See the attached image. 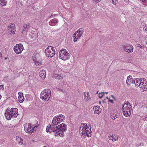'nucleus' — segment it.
Wrapping results in <instances>:
<instances>
[{"label": "nucleus", "mask_w": 147, "mask_h": 147, "mask_svg": "<svg viewBox=\"0 0 147 147\" xmlns=\"http://www.w3.org/2000/svg\"><path fill=\"white\" fill-rule=\"evenodd\" d=\"M105 102V101H104V100H103V101H102V102H103V103H104Z\"/></svg>", "instance_id": "obj_55"}, {"label": "nucleus", "mask_w": 147, "mask_h": 147, "mask_svg": "<svg viewBox=\"0 0 147 147\" xmlns=\"http://www.w3.org/2000/svg\"><path fill=\"white\" fill-rule=\"evenodd\" d=\"M37 127V126H34L30 123H28L26 126L24 127V130L26 132L30 134L33 132L34 129L36 128Z\"/></svg>", "instance_id": "obj_9"}, {"label": "nucleus", "mask_w": 147, "mask_h": 147, "mask_svg": "<svg viewBox=\"0 0 147 147\" xmlns=\"http://www.w3.org/2000/svg\"><path fill=\"white\" fill-rule=\"evenodd\" d=\"M3 85H1L0 86V89H2V90L3 89Z\"/></svg>", "instance_id": "obj_43"}, {"label": "nucleus", "mask_w": 147, "mask_h": 147, "mask_svg": "<svg viewBox=\"0 0 147 147\" xmlns=\"http://www.w3.org/2000/svg\"><path fill=\"white\" fill-rule=\"evenodd\" d=\"M105 94V93L104 92H101L98 95V96L99 98H102L103 96Z\"/></svg>", "instance_id": "obj_30"}, {"label": "nucleus", "mask_w": 147, "mask_h": 147, "mask_svg": "<svg viewBox=\"0 0 147 147\" xmlns=\"http://www.w3.org/2000/svg\"><path fill=\"white\" fill-rule=\"evenodd\" d=\"M58 20L56 19H53L50 21L49 23V24L50 26H52L53 25H52L51 23L55 24L57 22Z\"/></svg>", "instance_id": "obj_25"}, {"label": "nucleus", "mask_w": 147, "mask_h": 147, "mask_svg": "<svg viewBox=\"0 0 147 147\" xmlns=\"http://www.w3.org/2000/svg\"><path fill=\"white\" fill-rule=\"evenodd\" d=\"M76 32L77 33V36L78 39H80L84 32V30L82 28H81L76 31Z\"/></svg>", "instance_id": "obj_15"}, {"label": "nucleus", "mask_w": 147, "mask_h": 147, "mask_svg": "<svg viewBox=\"0 0 147 147\" xmlns=\"http://www.w3.org/2000/svg\"><path fill=\"white\" fill-rule=\"evenodd\" d=\"M57 15V14H53V15H51V16H50L49 18H51V17H53V16H56Z\"/></svg>", "instance_id": "obj_44"}, {"label": "nucleus", "mask_w": 147, "mask_h": 147, "mask_svg": "<svg viewBox=\"0 0 147 147\" xmlns=\"http://www.w3.org/2000/svg\"><path fill=\"white\" fill-rule=\"evenodd\" d=\"M109 101L111 102L112 103H113V100H111L109 99Z\"/></svg>", "instance_id": "obj_49"}, {"label": "nucleus", "mask_w": 147, "mask_h": 147, "mask_svg": "<svg viewBox=\"0 0 147 147\" xmlns=\"http://www.w3.org/2000/svg\"><path fill=\"white\" fill-rule=\"evenodd\" d=\"M84 99L85 100H88L90 98L89 93L88 92H84Z\"/></svg>", "instance_id": "obj_22"}, {"label": "nucleus", "mask_w": 147, "mask_h": 147, "mask_svg": "<svg viewBox=\"0 0 147 147\" xmlns=\"http://www.w3.org/2000/svg\"><path fill=\"white\" fill-rule=\"evenodd\" d=\"M112 3L114 4H116L117 3V0H112Z\"/></svg>", "instance_id": "obj_37"}, {"label": "nucleus", "mask_w": 147, "mask_h": 147, "mask_svg": "<svg viewBox=\"0 0 147 147\" xmlns=\"http://www.w3.org/2000/svg\"><path fill=\"white\" fill-rule=\"evenodd\" d=\"M96 3H97L101 1V0H93Z\"/></svg>", "instance_id": "obj_42"}, {"label": "nucleus", "mask_w": 147, "mask_h": 147, "mask_svg": "<svg viewBox=\"0 0 147 147\" xmlns=\"http://www.w3.org/2000/svg\"><path fill=\"white\" fill-rule=\"evenodd\" d=\"M113 140H112L113 141H115L116 140H118V138H112Z\"/></svg>", "instance_id": "obj_41"}, {"label": "nucleus", "mask_w": 147, "mask_h": 147, "mask_svg": "<svg viewBox=\"0 0 147 147\" xmlns=\"http://www.w3.org/2000/svg\"><path fill=\"white\" fill-rule=\"evenodd\" d=\"M94 113L97 114H99L100 112H101V109L99 106H96L94 108Z\"/></svg>", "instance_id": "obj_20"}, {"label": "nucleus", "mask_w": 147, "mask_h": 147, "mask_svg": "<svg viewBox=\"0 0 147 147\" xmlns=\"http://www.w3.org/2000/svg\"><path fill=\"white\" fill-rule=\"evenodd\" d=\"M123 111V114L126 117L129 116L131 115V113L129 112L128 110L124 111L123 108L124 107V106L123 105L122 107Z\"/></svg>", "instance_id": "obj_18"}, {"label": "nucleus", "mask_w": 147, "mask_h": 147, "mask_svg": "<svg viewBox=\"0 0 147 147\" xmlns=\"http://www.w3.org/2000/svg\"><path fill=\"white\" fill-rule=\"evenodd\" d=\"M143 120L144 121H147V116L144 118L143 119Z\"/></svg>", "instance_id": "obj_46"}, {"label": "nucleus", "mask_w": 147, "mask_h": 147, "mask_svg": "<svg viewBox=\"0 0 147 147\" xmlns=\"http://www.w3.org/2000/svg\"><path fill=\"white\" fill-rule=\"evenodd\" d=\"M86 128H85L84 127V126H80L79 128V131L80 134L82 133L84 130L86 129Z\"/></svg>", "instance_id": "obj_24"}, {"label": "nucleus", "mask_w": 147, "mask_h": 147, "mask_svg": "<svg viewBox=\"0 0 147 147\" xmlns=\"http://www.w3.org/2000/svg\"><path fill=\"white\" fill-rule=\"evenodd\" d=\"M146 44L147 45V41L146 42Z\"/></svg>", "instance_id": "obj_59"}, {"label": "nucleus", "mask_w": 147, "mask_h": 147, "mask_svg": "<svg viewBox=\"0 0 147 147\" xmlns=\"http://www.w3.org/2000/svg\"><path fill=\"white\" fill-rule=\"evenodd\" d=\"M11 109L10 108H7L6 111L5 112V113L6 112H8L9 113H10V114H11Z\"/></svg>", "instance_id": "obj_39"}, {"label": "nucleus", "mask_w": 147, "mask_h": 147, "mask_svg": "<svg viewBox=\"0 0 147 147\" xmlns=\"http://www.w3.org/2000/svg\"><path fill=\"white\" fill-rule=\"evenodd\" d=\"M85 125V126H84L85 127V128L86 129V130H89V129H90L91 128H90V129L89 128V127H90V125L88 124H86V125H85V124H84Z\"/></svg>", "instance_id": "obj_29"}, {"label": "nucleus", "mask_w": 147, "mask_h": 147, "mask_svg": "<svg viewBox=\"0 0 147 147\" xmlns=\"http://www.w3.org/2000/svg\"><path fill=\"white\" fill-rule=\"evenodd\" d=\"M45 53L49 57H52L54 56L55 54V50L53 47L51 46H49L45 51Z\"/></svg>", "instance_id": "obj_6"}, {"label": "nucleus", "mask_w": 147, "mask_h": 147, "mask_svg": "<svg viewBox=\"0 0 147 147\" xmlns=\"http://www.w3.org/2000/svg\"><path fill=\"white\" fill-rule=\"evenodd\" d=\"M113 138V136H110L109 137V138L110 140H113L112 138Z\"/></svg>", "instance_id": "obj_40"}, {"label": "nucleus", "mask_w": 147, "mask_h": 147, "mask_svg": "<svg viewBox=\"0 0 147 147\" xmlns=\"http://www.w3.org/2000/svg\"><path fill=\"white\" fill-rule=\"evenodd\" d=\"M34 61L35 64L36 65H38L39 64H40V62L39 61H37V60H35Z\"/></svg>", "instance_id": "obj_32"}, {"label": "nucleus", "mask_w": 147, "mask_h": 147, "mask_svg": "<svg viewBox=\"0 0 147 147\" xmlns=\"http://www.w3.org/2000/svg\"><path fill=\"white\" fill-rule=\"evenodd\" d=\"M65 119V116L62 114L59 115L58 116L54 117L52 121L53 125H54L55 127V125L59 124L61 122L64 120Z\"/></svg>", "instance_id": "obj_5"}, {"label": "nucleus", "mask_w": 147, "mask_h": 147, "mask_svg": "<svg viewBox=\"0 0 147 147\" xmlns=\"http://www.w3.org/2000/svg\"><path fill=\"white\" fill-rule=\"evenodd\" d=\"M43 147H46V146H44Z\"/></svg>", "instance_id": "obj_60"}, {"label": "nucleus", "mask_w": 147, "mask_h": 147, "mask_svg": "<svg viewBox=\"0 0 147 147\" xmlns=\"http://www.w3.org/2000/svg\"><path fill=\"white\" fill-rule=\"evenodd\" d=\"M143 31L147 33V26H145L143 28Z\"/></svg>", "instance_id": "obj_34"}, {"label": "nucleus", "mask_w": 147, "mask_h": 147, "mask_svg": "<svg viewBox=\"0 0 147 147\" xmlns=\"http://www.w3.org/2000/svg\"><path fill=\"white\" fill-rule=\"evenodd\" d=\"M19 139L20 140V142H18L20 144H23V140L22 139V138H20Z\"/></svg>", "instance_id": "obj_35"}, {"label": "nucleus", "mask_w": 147, "mask_h": 147, "mask_svg": "<svg viewBox=\"0 0 147 147\" xmlns=\"http://www.w3.org/2000/svg\"><path fill=\"white\" fill-rule=\"evenodd\" d=\"M70 55L67 51L64 49L60 50L59 52V57L64 61H66L69 59Z\"/></svg>", "instance_id": "obj_3"}, {"label": "nucleus", "mask_w": 147, "mask_h": 147, "mask_svg": "<svg viewBox=\"0 0 147 147\" xmlns=\"http://www.w3.org/2000/svg\"><path fill=\"white\" fill-rule=\"evenodd\" d=\"M81 134H82L84 138H85L86 136L88 137H90L91 136L92 132L90 129H89V130L86 129L84 130V131H83V133H81Z\"/></svg>", "instance_id": "obj_11"}, {"label": "nucleus", "mask_w": 147, "mask_h": 147, "mask_svg": "<svg viewBox=\"0 0 147 147\" xmlns=\"http://www.w3.org/2000/svg\"><path fill=\"white\" fill-rule=\"evenodd\" d=\"M14 48V51L17 54L21 53L24 49L23 45L21 44H16Z\"/></svg>", "instance_id": "obj_8"}, {"label": "nucleus", "mask_w": 147, "mask_h": 147, "mask_svg": "<svg viewBox=\"0 0 147 147\" xmlns=\"http://www.w3.org/2000/svg\"><path fill=\"white\" fill-rule=\"evenodd\" d=\"M30 27V25L29 24H25L22 27V34L26 33L29 30Z\"/></svg>", "instance_id": "obj_12"}, {"label": "nucleus", "mask_w": 147, "mask_h": 147, "mask_svg": "<svg viewBox=\"0 0 147 147\" xmlns=\"http://www.w3.org/2000/svg\"><path fill=\"white\" fill-rule=\"evenodd\" d=\"M16 27L15 24H11L10 26H8V32L10 34H14L16 31Z\"/></svg>", "instance_id": "obj_10"}, {"label": "nucleus", "mask_w": 147, "mask_h": 147, "mask_svg": "<svg viewBox=\"0 0 147 147\" xmlns=\"http://www.w3.org/2000/svg\"><path fill=\"white\" fill-rule=\"evenodd\" d=\"M37 57V55L36 54H34L32 56V59L34 61L35 60H37V58H36Z\"/></svg>", "instance_id": "obj_31"}, {"label": "nucleus", "mask_w": 147, "mask_h": 147, "mask_svg": "<svg viewBox=\"0 0 147 147\" xmlns=\"http://www.w3.org/2000/svg\"><path fill=\"white\" fill-rule=\"evenodd\" d=\"M19 96L18 97V99L20 103H22L24 100V98L23 96V94L22 93L20 92H18Z\"/></svg>", "instance_id": "obj_16"}, {"label": "nucleus", "mask_w": 147, "mask_h": 147, "mask_svg": "<svg viewBox=\"0 0 147 147\" xmlns=\"http://www.w3.org/2000/svg\"><path fill=\"white\" fill-rule=\"evenodd\" d=\"M133 83H135L134 80L132 78L131 76L129 75L127 77L126 81V84L128 86L129 84H133Z\"/></svg>", "instance_id": "obj_13"}, {"label": "nucleus", "mask_w": 147, "mask_h": 147, "mask_svg": "<svg viewBox=\"0 0 147 147\" xmlns=\"http://www.w3.org/2000/svg\"><path fill=\"white\" fill-rule=\"evenodd\" d=\"M56 90L57 91H60L63 93H65V90L64 89H61L60 88H56Z\"/></svg>", "instance_id": "obj_28"}, {"label": "nucleus", "mask_w": 147, "mask_h": 147, "mask_svg": "<svg viewBox=\"0 0 147 147\" xmlns=\"http://www.w3.org/2000/svg\"><path fill=\"white\" fill-rule=\"evenodd\" d=\"M56 75V76L58 79H60L62 78V77L60 75H59L58 74H57Z\"/></svg>", "instance_id": "obj_33"}, {"label": "nucleus", "mask_w": 147, "mask_h": 147, "mask_svg": "<svg viewBox=\"0 0 147 147\" xmlns=\"http://www.w3.org/2000/svg\"><path fill=\"white\" fill-rule=\"evenodd\" d=\"M111 97H112L113 98H114V96L113 95H111Z\"/></svg>", "instance_id": "obj_51"}, {"label": "nucleus", "mask_w": 147, "mask_h": 147, "mask_svg": "<svg viewBox=\"0 0 147 147\" xmlns=\"http://www.w3.org/2000/svg\"><path fill=\"white\" fill-rule=\"evenodd\" d=\"M55 131V135L57 136L59 135L63 137L64 136V132L66 131L67 125L64 123L61 124L56 127Z\"/></svg>", "instance_id": "obj_1"}, {"label": "nucleus", "mask_w": 147, "mask_h": 147, "mask_svg": "<svg viewBox=\"0 0 147 147\" xmlns=\"http://www.w3.org/2000/svg\"><path fill=\"white\" fill-rule=\"evenodd\" d=\"M18 109L17 108H12L11 114L8 112L5 113V115L6 119L10 120L12 117H16L18 116Z\"/></svg>", "instance_id": "obj_2"}, {"label": "nucleus", "mask_w": 147, "mask_h": 147, "mask_svg": "<svg viewBox=\"0 0 147 147\" xmlns=\"http://www.w3.org/2000/svg\"><path fill=\"white\" fill-rule=\"evenodd\" d=\"M51 96L50 90L49 89H45L41 93L40 98L43 100L47 101L49 99Z\"/></svg>", "instance_id": "obj_4"}, {"label": "nucleus", "mask_w": 147, "mask_h": 147, "mask_svg": "<svg viewBox=\"0 0 147 147\" xmlns=\"http://www.w3.org/2000/svg\"><path fill=\"white\" fill-rule=\"evenodd\" d=\"M142 79L143 81H144V82H145V81H146V80L144 78H143V79L142 78L141 79H140V80H142Z\"/></svg>", "instance_id": "obj_47"}, {"label": "nucleus", "mask_w": 147, "mask_h": 147, "mask_svg": "<svg viewBox=\"0 0 147 147\" xmlns=\"http://www.w3.org/2000/svg\"><path fill=\"white\" fill-rule=\"evenodd\" d=\"M77 33H76V31L75 33L73 35V37L74 38V40L75 42H76L77 41V40H78L77 36Z\"/></svg>", "instance_id": "obj_27"}, {"label": "nucleus", "mask_w": 147, "mask_h": 147, "mask_svg": "<svg viewBox=\"0 0 147 147\" xmlns=\"http://www.w3.org/2000/svg\"><path fill=\"white\" fill-rule=\"evenodd\" d=\"M2 55L1 54V52H0V58L1 57Z\"/></svg>", "instance_id": "obj_52"}, {"label": "nucleus", "mask_w": 147, "mask_h": 147, "mask_svg": "<svg viewBox=\"0 0 147 147\" xmlns=\"http://www.w3.org/2000/svg\"><path fill=\"white\" fill-rule=\"evenodd\" d=\"M140 88H144L145 87V86L147 85V82L146 81H145L144 82V81H141L140 82Z\"/></svg>", "instance_id": "obj_21"}, {"label": "nucleus", "mask_w": 147, "mask_h": 147, "mask_svg": "<svg viewBox=\"0 0 147 147\" xmlns=\"http://www.w3.org/2000/svg\"><path fill=\"white\" fill-rule=\"evenodd\" d=\"M105 93H106V94H107L108 93V92H105Z\"/></svg>", "instance_id": "obj_56"}, {"label": "nucleus", "mask_w": 147, "mask_h": 147, "mask_svg": "<svg viewBox=\"0 0 147 147\" xmlns=\"http://www.w3.org/2000/svg\"><path fill=\"white\" fill-rule=\"evenodd\" d=\"M46 71L44 70H42L40 72L39 76L42 79H44L46 77Z\"/></svg>", "instance_id": "obj_17"}, {"label": "nucleus", "mask_w": 147, "mask_h": 147, "mask_svg": "<svg viewBox=\"0 0 147 147\" xmlns=\"http://www.w3.org/2000/svg\"><path fill=\"white\" fill-rule=\"evenodd\" d=\"M123 50L125 52L129 53H131L133 51V47L128 44H126L123 46Z\"/></svg>", "instance_id": "obj_7"}, {"label": "nucleus", "mask_w": 147, "mask_h": 147, "mask_svg": "<svg viewBox=\"0 0 147 147\" xmlns=\"http://www.w3.org/2000/svg\"><path fill=\"white\" fill-rule=\"evenodd\" d=\"M99 103L100 104L101 103V102L100 101H99Z\"/></svg>", "instance_id": "obj_57"}, {"label": "nucleus", "mask_w": 147, "mask_h": 147, "mask_svg": "<svg viewBox=\"0 0 147 147\" xmlns=\"http://www.w3.org/2000/svg\"><path fill=\"white\" fill-rule=\"evenodd\" d=\"M7 1L6 0H0V5L5 6L6 5Z\"/></svg>", "instance_id": "obj_23"}, {"label": "nucleus", "mask_w": 147, "mask_h": 147, "mask_svg": "<svg viewBox=\"0 0 147 147\" xmlns=\"http://www.w3.org/2000/svg\"><path fill=\"white\" fill-rule=\"evenodd\" d=\"M144 3H146L147 1L146 0H141Z\"/></svg>", "instance_id": "obj_48"}, {"label": "nucleus", "mask_w": 147, "mask_h": 147, "mask_svg": "<svg viewBox=\"0 0 147 147\" xmlns=\"http://www.w3.org/2000/svg\"><path fill=\"white\" fill-rule=\"evenodd\" d=\"M137 46L138 47H140L141 49H143L144 48H143V46H141L139 44H137Z\"/></svg>", "instance_id": "obj_36"}, {"label": "nucleus", "mask_w": 147, "mask_h": 147, "mask_svg": "<svg viewBox=\"0 0 147 147\" xmlns=\"http://www.w3.org/2000/svg\"><path fill=\"white\" fill-rule=\"evenodd\" d=\"M1 95L0 94V99H1Z\"/></svg>", "instance_id": "obj_54"}, {"label": "nucleus", "mask_w": 147, "mask_h": 147, "mask_svg": "<svg viewBox=\"0 0 147 147\" xmlns=\"http://www.w3.org/2000/svg\"><path fill=\"white\" fill-rule=\"evenodd\" d=\"M132 109V107L131 106H129V107H128V109H127V110H128L129 112L131 113V111Z\"/></svg>", "instance_id": "obj_38"}, {"label": "nucleus", "mask_w": 147, "mask_h": 147, "mask_svg": "<svg viewBox=\"0 0 147 147\" xmlns=\"http://www.w3.org/2000/svg\"><path fill=\"white\" fill-rule=\"evenodd\" d=\"M113 99H114L115 100H116L115 98H114Z\"/></svg>", "instance_id": "obj_58"}, {"label": "nucleus", "mask_w": 147, "mask_h": 147, "mask_svg": "<svg viewBox=\"0 0 147 147\" xmlns=\"http://www.w3.org/2000/svg\"><path fill=\"white\" fill-rule=\"evenodd\" d=\"M54 127L55 126L54 125H53L52 124V125H51L49 124V125L47 127L46 129V131L49 132H55V128Z\"/></svg>", "instance_id": "obj_14"}, {"label": "nucleus", "mask_w": 147, "mask_h": 147, "mask_svg": "<svg viewBox=\"0 0 147 147\" xmlns=\"http://www.w3.org/2000/svg\"><path fill=\"white\" fill-rule=\"evenodd\" d=\"M106 98L108 99V100H109L110 99V98H109L108 97H106Z\"/></svg>", "instance_id": "obj_53"}, {"label": "nucleus", "mask_w": 147, "mask_h": 147, "mask_svg": "<svg viewBox=\"0 0 147 147\" xmlns=\"http://www.w3.org/2000/svg\"><path fill=\"white\" fill-rule=\"evenodd\" d=\"M142 145L141 143H140L138 145V146H140Z\"/></svg>", "instance_id": "obj_50"}, {"label": "nucleus", "mask_w": 147, "mask_h": 147, "mask_svg": "<svg viewBox=\"0 0 147 147\" xmlns=\"http://www.w3.org/2000/svg\"><path fill=\"white\" fill-rule=\"evenodd\" d=\"M134 81L135 83H133L135 84L136 87H137L140 86V82L141 81H142V80H140L139 79L137 78L135 79Z\"/></svg>", "instance_id": "obj_19"}, {"label": "nucleus", "mask_w": 147, "mask_h": 147, "mask_svg": "<svg viewBox=\"0 0 147 147\" xmlns=\"http://www.w3.org/2000/svg\"><path fill=\"white\" fill-rule=\"evenodd\" d=\"M126 105L128 106V105H129V106H131V105L129 103V102H127V104H126Z\"/></svg>", "instance_id": "obj_45"}, {"label": "nucleus", "mask_w": 147, "mask_h": 147, "mask_svg": "<svg viewBox=\"0 0 147 147\" xmlns=\"http://www.w3.org/2000/svg\"><path fill=\"white\" fill-rule=\"evenodd\" d=\"M111 118L113 120H114L117 117V115L115 113H111Z\"/></svg>", "instance_id": "obj_26"}]
</instances>
